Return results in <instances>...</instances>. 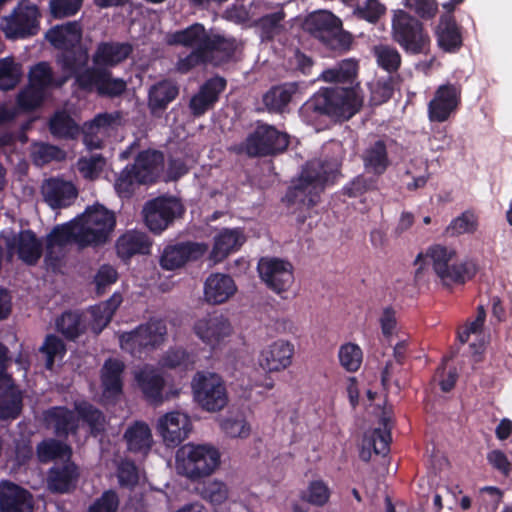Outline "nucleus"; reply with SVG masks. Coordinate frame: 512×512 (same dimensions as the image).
<instances>
[{"label":"nucleus","instance_id":"nucleus-1","mask_svg":"<svg viewBox=\"0 0 512 512\" xmlns=\"http://www.w3.org/2000/svg\"><path fill=\"white\" fill-rule=\"evenodd\" d=\"M116 225L113 212L103 206L87 208L77 219L56 225L46 236V248L65 247L76 243L79 247L105 244Z\"/></svg>","mask_w":512,"mask_h":512},{"label":"nucleus","instance_id":"nucleus-5","mask_svg":"<svg viewBox=\"0 0 512 512\" xmlns=\"http://www.w3.org/2000/svg\"><path fill=\"white\" fill-rule=\"evenodd\" d=\"M424 254L432 261L433 271L446 287L463 285L473 279L478 272V267L472 260L454 262L457 253L451 247L433 244Z\"/></svg>","mask_w":512,"mask_h":512},{"label":"nucleus","instance_id":"nucleus-29","mask_svg":"<svg viewBox=\"0 0 512 512\" xmlns=\"http://www.w3.org/2000/svg\"><path fill=\"white\" fill-rule=\"evenodd\" d=\"M237 292L234 279L227 274L212 273L204 282V300L211 305L227 302Z\"/></svg>","mask_w":512,"mask_h":512},{"label":"nucleus","instance_id":"nucleus-37","mask_svg":"<svg viewBox=\"0 0 512 512\" xmlns=\"http://www.w3.org/2000/svg\"><path fill=\"white\" fill-rule=\"evenodd\" d=\"M439 47L448 53H455L463 45L462 34L455 17L450 14H443L439 19L436 30Z\"/></svg>","mask_w":512,"mask_h":512},{"label":"nucleus","instance_id":"nucleus-61","mask_svg":"<svg viewBox=\"0 0 512 512\" xmlns=\"http://www.w3.org/2000/svg\"><path fill=\"white\" fill-rule=\"evenodd\" d=\"M192 362L190 354L180 347L170 348L161 359L162 366L170 369L187 368Z\"/></svg>","mask_w":512,"mask_h":512},{"label":"nucleus","instance_id":"nucleus-39","mask_svg":"<svg viewBox=\"0 0 512 512\" xmlns=\"http://www.w3.org/2000/svg\"><path fill=\"white\" fill-rule=\"evenodd\" d=\"M135 380L146 400L154 404L162 402L165 380L156 369L144 367L136 373Z\"/></svg>","mask_w":512,"mask_h":512},{"label":"nucleus","instance_id":"nucleus-62","mask_svg":"<svg viewBox=\"0 0 512 512\" xmlns=\"http://www.w3.org/2000/svg\"><path fill=\"white\" fill-rule=\"evenodd\" d=\"M117 478L121 487L132 489L139 481L138 469L133 461H122L118 466Z\"/></svg>","mask_w":512,"mask_h":512},{"label":"nucleus","instance_id":"nucleus-6","mask_svg":"<svg viewBox=\"0 0 512 512\" xmlns=\"http://www.w3.org/2000/svg\"><path fill=\"white\" fill-rule=\"evenodd\" d=\"M220 452L210 444L187 443L176 452V470L191 481L210 476L220 464Z\"/></svg>","mask_w":512,"mask_h":512},{"label":"nucleus","instance_id":"nucleus-13","mask_svg":"<svg viewBox=\"0 0 512 512\" xmlns=\"http://www.w3.org/2000/svg\"><path fill=\"white\" fill-rule=\"evenodd\" d=\"M192 387L195 401L206 411H220L228 403L225 383L216 373L198 372Z\"/></svg>","mask_w":512,"mask_h":512},{"label":"nucleus","instance_id":"nucleus-63","mask_svg":"<svg viewBox=\"0 0 512 512\" xmlns=\"http://www.w3.org/2000/svg\"><path fill=\"white\" fill-rule=\"evenodd\" d=\"M105 165V158L101 154L91 155L89 158L81 157L78 160V170L85 178L93 179L102 170Z\"/></svg>","mask_w":512,"mask_h":512},{"label":"nucleus","instance_id":"nucleus-58","mask_svg":"<svg viewBox=\"0 0 512 512\" xmlns=\"http://www.w3.org/2000/svg\"><path fill=\"white\" fill-rule=\"evenodd\" d=\"M286 13L283 9L263 15L258 20V25L266 39H273L282 29L281 22L285 19Z\"/></svg>","mask_w":512,"mask_h":512},{"label":"nucleus","instance_id":"nucleus-18","mask_svg":"<svg viewBox=\"0 0 512 512\" xmlns=\"http://www.w3.org/2000/svg\"><path fill=\"white\" fill-rule=\"evenodd\" d=\"M462 88L460 84L440 85L434 97L428 103V117L431 122H445L461 104Z\"/></svg>","mask_w":512,"mask_h":512},{"label":"nucleus","instance_id":"nucleus-17","mask_svg":"<svg viewBox=\"0 0 512 512\" xmlns=\"http://www.w3.org/2000/svg\"><path fill=\"white\" fill-rule=\"evenodd\" d=\"M258 272L267 287L277 294L288 291L294 282L293 265L280 258H261Z\"/></svg>","mask_w":512,"mask_h":512},{"label":"nucleus","instance_id":"nucleus-32","mask_svg":"<svg viewBox=\"0 0 512 512\" xmlns=\"http://www.w3.org/2000/svg\"><path fill=\"white\" fill-rule=\"evenodd\" d=\"M47 41L57 50H67L80 45L82 40V27L79 21H68L66 23L51 27L45 35Z\"/></svg>","mask_w":512,"mask_h":512},{"label":"nucleus","instance_id":"nucleus-33","mask_svg":"<svg viewBox=\"0 0 512 512\" xmlns=\"http://www.w3.org/2000/svg\"><path fill=\"white\" fill-rule=\"evenodd\" d=\"M246 237L239 228H223L214 236L210 258L214 262L223 261L229 254L238 251Z\"/></svg>","mask_w":512,"mask_h":512},{"label":"nucleus","instance_id":"nucleus-56","mask_svg":"<svg viewBox=\"0 0 512 512\" xmlns=\"http://www.w3.org/2000/svg\"><path fill=\"white\" fill-rule=\"evenodd\" d=\"M331 492L323 480H313L309 483L307 491L301 495V499L317 507L328 503Z\"/></svg>","mask_w":512,"mask_h":512},{"label":"nucleus","instance_id":"nucleus-14","mask_svg":"<svg viewBox=\"0 0 512 512\" xmlns=\"http://www.w3.org/2000/svg\"><path fill=\"white\" fill-rule=\"evenodd\" d=\"M78 89L87 93L96 91L99 96L114 98L126 91L127 84L122 78H114L109 69L91 67L80 75Z\"/></svg>","mask_w":512,"mask_h":512},{"label":"nucleus","instance_id":"nucleus-28","mask_svg":"<svg viewBox=\"0 0 512 512\" xmlns=\"http://www.w3.org/2000/svg\"><path fill=\"white\" fill-rule=\"evenodd\" d=\"M364 170L379 178L388 170L391 161L385 139L379 138L367 144L360 155Z\"/></svg>","mask_w":512,"mask_h":512},{"label":"nucleus","instance_id":"nucleus-51","mask_svg":"<svg viewBox=\"0 0 512 512\" xmlns=\"http://www.w3.org/2000/svg\"><path fill=\"white\" fill-rule=\"evenodd\" d=\"M66 345L61 338L55 334L46 335L39 352L45 356V367L52 370L56 358L62 359L66 354Z\"/></svg>","mask_w":512,"mask_h":512},{"label":"nucleus","instance_id":"nucleus-47","mask_svg":"<svg viewBox=\"0 0 512 512\" xmlns=\"http://www.w3.org/2000/svg\"><path fill=\"white\" fill-rule=\"evenodd\" d=\"M67 78L54 79L53 71L48 62L35 64L29 72V84L47 90L49 87H61Z\"/></svg>","mask_w":512,"mask_h":512},{"label":"nucleus","instance_id":"nucleus-4","mask_svg":"<svg viewBox=\"0 0 512 512\" xmlns=\"http://www.w3.org/2000/svg\"><path fill=\"white\" fill-rule=\"evenodd\" d=\"M330 178L325 164L320 160L306 163L298 179L292 181L282 201L287 207L297 206V209H310L320 199V193Z\"/></svg>","mask_w":512,"mask_h":512},{"label":"nucleus","instance_id":"nucleus-55","mask_svg":"<svg viewBox=\"0 0 512 512\" xmlns=\"http://www.w3.org/2000/svg\"><path fill=\"white\" fill-rule=\"evenodd\" d=\"M478 227V219L474 212L464 211L460 216L454 218L447 226L445 233L448 236H459L465 233H474Z\"/></svg>","mask_w":512,"mask_h":512},{"label":"nucleus","instance_id":"nucleus-42","mask_svg":"<svg viewBox=\"0 0 512 512\" xmlns=\"http://www.w3.org/2000/svg\"><path fill=\"white\" fill-rule=\"evenodd\" d=\"M127 449L132 453L147 454L152 445V433L149 426L142 421H135L125 433Z\"/></svg>","mask_w":512,"mask_h":512},{"label":"nucleus","instance_id":"nucleus-60","mask_svg":"<svg viewBox=\"0 0 512 512\" xmlns=\"http://www.w3.org/2000/svg\"><path fill=\"white\" fill-rule=\"evenodd\" d=\"M386 7L379 0H367L364 5H358L354 9V15L369 23H376L385 14Z\"/></svg>","mask_w":512,"mask_h":512},{"label":"nucleus","instance_id":"nucleus-64","mask_svg":"<svg viewBox=\"0 0 512 512\" xmlns=\"http://www.w3.org/2000/svg\"><path fill=\"white\" fill-rule=\"evenodd\" d=\"M405 6L424 20L434 18L438 12L436 0H405Z\"/></svg>","mask_w":512,"mask_h":512},{"label":"nucleus","instance_id":"nucleus-54","mask_svg":"<svg viewBox=\"0 0 512 512\" xmlns=\"http://www.w3.org/2000/svg\"><path fill=\"white\" fill-rule=\"evenodd\" d=\"M338 358L346 371L356 372L362 364L363 352L357 344L348 342L340 346Z\"/></svg>","mask_w":512,"mask_h":512},{"label":"nucleus","instance_id":"nucleus-52","mask_svg":"<svg viewBox=\"0 0 512 512\" xmlns=\"http://www.w3.org/2000/svg\"><path fill=\"white\" fill-rule=\"evenodd\" d=\"M70 451L71 449L67 444L53 438L41 441L36 447L37 457L41 463L61 458Z\"/></svg>","mask_w":512,"mask_h":512},{"label":"nucleus","instance_id":"nucleus-3","mask_svg":"<svg viewBox=\"0 0 512 512\" xmlns=\"http://www.w3.org/2000/svg\"><path fill=\"white\" fill-rule=\"evenodd\" d=\"M164 154L155 149L140 151L133 164H128L115 181V190L120 197L129 198L137 185L154 184L164 169Z\"/></svg>","mask_w":512,"mask_h":512},{"label":"nucleus","instance_id":"nucleus-50","mask_svg":"<svg viewBox=\"0 0 512 512\" xmlns=\"http://www.w3.org/2000/svg\"><path fill=\"white\" fill-rule=\"evenodd\" d=\"M22 77V67L12 57L0 59V90L14 89Z\"/></svg>","mask_w":512,"mask_h":512},{"label":"nucleus","instance_id":"nucleus-24","mask_svg":"<svg viewBox=\"0 0 512 512\" xmlns=\"http://www.w3.org/2000/svg\"><path fill=\"white\" fill-rule=\"evenodd\" d=\"M133 50V45L129 42L102 41L92 55L93 67H116L128 59Z\"/></svg>","mask_w":512,"mask_h":512},{"label":"nucleus","instance_id":"nucleus-49","mask_svg":"<svg viewBox=\"0 0 512 512\" xmlns=\"http://www.w3.org/2000/svg\"><path fill=\"white\" fill-rule=\"evenodd\" d=\"M51 134L58 138L74 139L79 134V127L74 119L64 111L56 112L49 121Z\"/></svg>","mask_w":512,"mask_h":512},{"label":"nucleus","instance_id":"nucleus-30","mask_svg":"<svg viewBox=\"0 0 512 512\" xmlns=\"http://www.w3.org/2000/svg\"><path fill=\"white\" fill-rule=\"evenodd\" d=\"M24 393L15 379L0 383V421H13L23 411Z\"/></svg>","mask_w":512,"mask_h":512},{"label":"nucleus","instance_id":"nucleus-12","mask_svg":"<svg viewBox=\"0 0 512 512\" xmlns=\"http://www.w3.org/2000/svg\"><path fill=\"white\" fill-rule=\"evenodd\" d=\"M185 211L184 205L175 197H156L143 208L144 222L149 231L159 235L173 225L176 219L182 218Z\"/></svg>","mask_w":512,"mask_h":512},{"label":"nucleus","instance_id":"nucleus-26","mask_svg":"<svg viewBox=\"0 0 512 512\" xmlns=\"http://www.w3.org/2000/svg\"><path fill=\"white\" fill-rule=\"evenodd\" d=\"M392 423L391 419L385 415L380 418V427L375 428L370 436L363 440V446L359 452V457L364 462H369L372 451L376 455L385 456L390 451Z\"/></svg>","mask_w":512,"mask_h":512},{"label":"nucleus","instance_id":"nucleus-19","mask_svg":"<svg viewBox=\"0 0 512 512\" xmlns=\"http://www.w3.org/2000/svg\"><path fill=\"white\" fill-rule=\"evenodd\" d=\"M124 363L117 358L105 360L100 371L101 400L106 405H114L123 396Z\"/></svg>","mask_w":512,"mask_h":512},{"label":"nucleus","instance_id":"nucleus-31","mask_svg":"<svg viewBox=\"0 0 512 512\" xmlns=\"http://www.w3.org/2000/svg\"><path fill=\"white\" fill-rule=\"evenodd\" d=\"M79 475L78 466L70 460L60 465H54L48 470V488L53 493H69L76 488Z\"/></svg>","mask_w":512,"mask_h":512},{"label":"nucleus","instance_id":"nucleus-7","mask_svg":"<svg viewBox=\"0 0 512 512\" xmlns=\"http://www.w3.org/2000/svg\"><path fill=\"white\" fill-rule=\"evenodd\" d=\"M42 13L31 0H19L12 11L0 19V30L8 40L35 37L41 29Z\"/></svg>","mask_w":512,"mask_h":512},{"label":"nucleus","instance_id":"nucleus-27","mask_svg":"<svg viewBox=\"0 0 512 512\" xmlns=\"http://www.w3.org/2000/svg\"><path fill=\"white\" fill-rule=\"evenodd\" d=\"M42 195L52 209H58L70 206L77 198L78 191L70 181L49 178L42 185Z\"/></svg>","mask_w":512,"mask_h":512},{"label":"nucleus","instance_id":"nucleus-59","mask_svg":"<svg viewBox=\"0 0 512 512\" xmlns=\"http://www.w3.org/2000/svg\"><path fill=\"white\" fill-rule=\"evenodd\" d=\"M45 90L28 84L17 97V103L24 110H34L41 106L45 98Z\"/></svg>","mask_w":512,"mask_h":512},{"label":"nucleus","instance_id":"nucleus-36","mask_svg":"<svg viewBox=\"0 0 512 512\" xmlns=\"http://www.w3.org/2000/svg\"><path fill=\"white\" fill-rule=\"evenodd\" d=\"M115 248L118 257L123 261H127L134 255L148 254L150 252L151 242L145 233L130 230L117 239Z\"/></svg>","mask_w":512,"mask_h":512},{"label":"nucleus","instance_id":"nucleus-44","mask_svg":"<svg viewBox=\"0 0 512 512\" xmlns=\"http://www.w3.org/2000/svg\"><path fill=\"white\" fill-rule=\"evenodd\" d=\"M56 329L65 339L75 341L86 331L82 313L78 311H64L55 321Z\"/></svg>","mask_w":512,"mask_h":512},{"label":"nucleus","instance_id":"nucleus-8","mask_svg":"<svg viewBox=\"0 0 512 512\" xmlns=\"http://www.w3.org/2000/svg\"><path fill=\"white\" fill-rule=\"evenodd\" d=\"M393 40L408 55L428 54L431 39L423 23L403 10H398L392 19Z\"/></svg>","mask_w":512,"mask_h":512},{"label":"nucleus","instance_id":"nucleus-41","mask_svg":"<svg viewBox=\"0 0 512 512\" xmlns=\"http://www.w3.org/2000/svg\"><path fill=\"white\" fill-rule=\"evenodd\" d=\"M300 88V82H285L273 86L264 94L263 102L269 111L282 112Z\"/></svg>","mask_w":512,"mask_h":512},{"label":"nucleus","instance_id":"nucleus-16","mask_svg":"<svg viewBox=\"0 0 512 512\" xmlns=\"http://www.w3.org/2000/svg\"><path fill=\"white\" fill-rule=\"evenodd\" d=\"M207 250V244L195 241L168 244L162 251L159 263L164 270L173 271L185 266L188 262L201 259Z\"/></svg>","mask_w":512,"mask_h":512},{"label":"nucleus","instance_id":"nucleus-38","mask_svg":"<svg viewBox=\"0 0 512 512\" xmlns=\"http://www.w3.org/2000/svg\"><path fill=\"white\" fill-rule=\"evenodd\" d=\"M168 44L181 45L204 51L212 44L209 34L201 23H194L185 29L175 31L169 35Z\"/></svg>","mask_w":512,"mask_h":512},{"label":"nucleus","instance_id":"nucleus-53","mask_svg":"<svg viewBox=\"0 0 512 512\" xmlns=\"http://www.w3.org/2000/svg\"><path fill=\"white\" fill-rule=\"evenodd\" d=\"M377 64L383 70L393 73L401 65V55L396 48L389 45H377L373 49Z\"/></svg>","mask_w":512,"mask_h":512},{"label":"nucleus","instance_id":"nucleus-9","mask_svg":"<svg viewBox=\"0 0 512 512\" xmlns=\"http://www.w3.org/2000/svg\"><path fill=\"white\" fill-rule=\"evenodd\" d=\"M311 35L327 49L343 53L350 49L352 35L343 30L342 21L329 11L311 14L306 22Z\"/></svg>","mask_w":512,"mask_h":512},{"label":"nucleus","instance_id":"nucleus-20","mask_svg":"<svg viewBox=\"0 0 512 512\" xmlns=\"http://www.w3.org/2000/svg\"><path fill=\"white\" fill-rule=\"evenodd\" d=\"M192 430L189 417L174 411L165 414L158 421V432L168 447H176L182 443Z\"/></svg>","mask_w":512,"mask_h":512},{"label":"nucleus","instance_id":"nucleus-2","mask_svg":"<svg viewBox=\"0 0 512 512\" xmlns=\"http://www.w3.org/2000/svg\"><path fill=\"white\" fill-rule=\"evenodd\" d=\"M363 106V98L353 86L321 87L299 109L301 119L315 125L323 119L343 123L355 116Z\"/></svg>","mask_w":512,"mask_h":512},{"label":"nucleus","instance_id":"nucleus-45","mask_svg":"<svg viewBox=\"0 0 512 512\" xmlns=\"http://www.w3.org/2000/svg\"><path fill=\"white\" fill-rule=\"evenodd\" d=\"M358 71V64L352 59L341 61L337 66L324 70L319 79L328 83L349 84L352 86Z\"/></svg>","mask_w":512,"mask_h":512},{"label":"nucleus","instance_id":"nucleus-48","mask_svg":"<svg viewBox=\"0 0 512 512\" xmlns=\"http://www.w3.org/2000/svg\"><path fill=\"white\" fill-rule=\"evenodd\" d=\"M30 156L34 165L43 167L52 161L64 160L66 154L56 145L45 142H36L31 145Z\"/></svg>","mask_w":512,"mask_h":512},{"label":"nucleus","instance_id":"nucleus-40","mask_svg":"<svg viewBox=\"0 0 512 512\" xmlns=\"http://www.w3.org/2000/svg\"><path fill=\"white\" fill-rule=\"evenodd\" d=\"M57 63L62 70L74 77L75 85L78 87L80 75L86 72L89 63V54L86 48L77 46L62 51L57 55Z\"/></svg>","mask_w":512,"mask_h":512},{"label":"nucleus","instance_id":"nucleus-34","mask_svg":"<svg viewBox=\"0 0 512 512\" xmlns=\"http://www.w3.org/2000/svg\"><path fill=\"white\" fill-rule=\"evenodd\" d=\"M179 94V87L169 79L158 81L148 91V108L153 116H160Z\"/></svg>","mask_w":512,"mask_h":512},{"label":"nucleus","instance_id":"nucleus-43","mask_svg":"<svg viewBox=\"0 0 512 512\" xmlns=\"http://www.w3.org/2000/svg\"><path fill=\"white\" fill-rule=\"evenodd\" d=\"M74 408L79 419L88 426L92 436L97 437L105 432L107 422L102 410L88 401L76 402Z\"/></svg>","mask_w":512,"mask_h":512},{"label":"nucleus","instance_id":"nucleus-15","mask_svg":"<svg viewBox=\"0 0 512 512\" xmlns=\"http://www.w3.org/2000/svg\"><path fill=\"white\" fill-rule=\"evenodd\" d=\"M193 332L204 344L216 348L231 336L233 327L226 315L213 311L195 320Z\"/></svg>","mask_w":512,"mask_h":512},{"label":"nucleus","instance_id":"nucleus-35","mask_svg":"<svg viewBox=\"0 0 512 512\" xmlns=\"http://www.w3.org/2000/svg\"><path fill=\"white\" fill-rule=\"evenodd\" d=\"M45 422L54 429L59 438L76 434L79 428L74 412L66 406H54L44 412Z\"/></svg>","mask_w":512,"mask_h":512},{"label":"nucleus","instance_id":"nucleus-21","mask_svg":"<svg viewBox=\"0 0 512 512\" xmlns=\"http://www.w3.org/2000/svg\"><path fill=\"white\" fill-rule=\"evenodd\" d=\"M226 86V79L221 76H214L206 80L201 85L198 93L193 95L189 101L191 114L194 117H200L213 109Z\"/></svg>","mask_w":512,"mask_h":512},{"label":"nucleus","instance_id":"nucleus-23","mask_svg":"<svg viewBox=\"0 0 512 512\" xmlns=\"http://www.w3.org/2000/svg\"><path fill=\"white\" fill-rule=\"evenodd\" d=\"M7 247L10 250H15L18 258L29 266L36 265L43 254L42 241L37 238L35 232L31 229L21 230L13 236L7 242Z\"/></svg>","mask_w":512,"mask_h":512},{"label":"nucleus","instance_id":"nucleus-22","mask_svg":"<svg viewBox=\"0 0 512 512\" xmlns=\"http://www.w3.org/2000/svg\"><path fill=\"white\" fill-rule=\"evenodd\" d=\"M33 495L25 488L3 481L0 483V512H33Z\"/></svg>","mask_w":512,"mask_h":512},{"label":"nucleus","instance_id":"nucleus-10","mask_svg":"<svg viewBox=\"0 0 512 512\" xmlns=\"http://www.w3.org/2000/svg\"><path fill=\"white\" fill-rule=\"evenodd\" d=\"M289 143L288 134L274 126L261 124L238 146L237 152L251 158L276 156L286 151Z\"/></svg>","mask_w":512,"mask_h":512},{"label":"nucleus","instance_id":"nucleus-11","mask_svg":"<svg viewBox=\"0 0 512 512\" xmlns=\"http://www.w3.org/2000/svg\"><path fill=\"white\" fill-rule=\"evenodd\" d=\"M167 336V326L163 319L151 318L134 330L120 337L121 348L133 357H140L145 350H154L161 346Z\"/></svg>","mask_w":512,"mask_h":512},{"label":"nucleus","instance_id":"nucleus-46","mask_svg":"<svg viewBox=\"0 0 512 512\" xmlns=\"http://www.w3.org/2000/svg\"><path fill=\"white\" fill-rule=\"evenodd\" d=\"M378 184L379 179L376 176L361 173L342 187V194L349 198H359L378 190Z\"/></svg>","mask_w":512,"mask_h":512},{"label":"nucleus","instance_id":"nucleus-57","mask_svg":"<svg viewBox=\"0 0 512 512\" xmlns=\"http://www.w3.org/2000/svg\"><path fill=\"white\" fill-rule=\"evenodd\" d=\"M84 0H49V14L53 19L75 16L82 8Z\"/></svg>","mask_w":512,"mask_h":512},{"label":"nucleus","instance_id":"nucleus-25","mask_svg":"<svg viewBox=\"0 0 512 512\" xmlns=\"http://www.w3.org/2000/svg\"><path fill=\"white\" fill-rule=\"evenodd\" d=\"M294 346L284 340H277L264 348L259 355V365L267 372H279L292 363Z\"/></svg>","mask_w":512,"mask_h":512}]
</instances>
